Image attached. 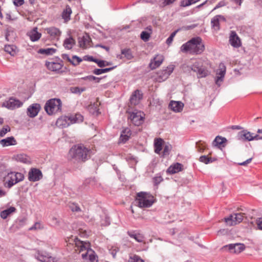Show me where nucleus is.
Returning a JSON list of instances; mask_svg holds the SVG:
<instances>
[{"mask_svg": "<svg viewBox=\"0 0 262 262\" xmlns=\"http://www.w3.org/2000/svg\"><path fill=\"white\" fill-rule=\"evenodd\" d=\"M205 50V46L200 37H193L186 43L183 44L180 50L183 53L189 52L191 54H200Z\"/></svg>", "mask_w": 262, "mask_h": 262, "instance_id": "1", "label": "nucleus"}, {"mask_svg": "<svg viewBox=\"0 0 262 262\" xmlns=\"http://www.w3.org/2000/svg\"><path fill=\"white\" fill-rule=\"evenodd\" d=\"M75 251L78 253H81V257L83 259H89L91 262H97V256L94 251L90 247L89 243L83 242L79 240L77 238L75 239Z\"/></svg>", "mask_w": 262, "mask_h": 262, "instance_id": "2", "label": "nucleus"}, {"mask_svg": "<svg viewBox=\"0 0 262 262\" xmlns=\"http://www.w3.org/2000/svg\"><path fill=\"white\" fill-rule=\"evenodd\" d=\"M92 151L82 144H78L73 146L69 151V155L78 161L84 162L90 158Z\"/></svg>", "mask_w": 262, "mask_h": 262, "instance_id": "3", "label": "nucleus"}, {"mask_svg": "<svg viewBox=\"0 0 262 262\" xmlns=\"http://www.w3.org/2000/svg\"><path fill=\"white\" fill-rule=\"evenodd\" d=\"M155 202L154 196L149 193L140 192L137 194L135 202L140 208H149Z\"/></svg>", "mask_w": 262, "mask_h": 262, "instance_id": "4", "label": "nucleus"}, {"mask_svg": "<svg viewBox=\"0 0 262 262\" xmlns=\"http://www.w3.org/2000/svg\"><path fill=\"white\" fill-rule=\"evenodd\" d=\"M24 176L18 172L8 171L7 175L4 177V186L7 188H11L17 183L23 181Z\"/></svg>", "mask_w": 262, "mask_h": 262, "instance_id": "5", "label": "nucleus"}, {"mask_svg": "<svg viewBox=\"0 0 262 262\" xmlns=\"http://www.w3.org/2000/svg\"><path fill=\"white\" fill-rule=\"evenodd\" d=\"M45 110L49 115L61 112L62 102L60 99L52 98L48 100L45 105Z\"/></svg>", "mask_w": 262, "mask_h": 262, "instance_id": "6", "label": "nucleus"}, {"mask_svg": "<svg viewBox=\"0 0 262 262\" xmlns=\"http://www.w3.org/2000/svg\"><path fill=\"white\" fill-rule=\"evenodd\" d=\"M191 69L193 72L196 73L198 77L199 78L205 77L210 73L207 68L203 65L201 61L195 62L191 66Z\"/></svg>", "mask_w": 262, "mask_h": 262, "instance_id": "7", "label": "nucleus"}, {"mask_svg": "<svg viewBox=\"0 0 262 262\" xmlns=\"http://www.w3.org/2000/svg\"><path fill=\"white\" fill-rule=\"evenodd\" d=\"M34 257L41 262H56L57 258L45 251H37L34 254Z\"/></svg>", "mask_w": 262, "mask_h": 262, "instance_id": "8", "label": "nucleus"}, {"mask_svg": "<svg viewBox=\"0 0 262 262\" xmlns=\"http://www.w3.org/2000/svg\"><path fill=\"white\" fill-rule=\"evenodd\" d=\"M243 213H233L228 217L225 218V221L229 226H234L242 222L244 217Z\"/></svg>", "mask_w": 262, "mask_h": 262, "instance_id": "9", "label": "nucleus"}, {"mask_svg": "<svg viewBox=\"0 0 262 262\" xmlns=\"http://www.w3.org/2000/svg\"><path fill=\"white\" fill-rule=\"evenodd\" d=\"M45 65L49 70L60 73V70L63 66V62L62 60L58 59V61H46Z\"/></svg>", "mask_w": 262, "mask_h": 262, "instance_id": "10", "label": "nucleus"}, {"mask_svg": "<svg viewBox=\"0 0 262 262\" xmlns=\"http://www.w3.org/2000/svg\"><path fill=\"white\" fill-rule=\"evenodd\" d=\"M226 68L224 63H221L219 64V69L216 71L215 78V83L218 86H220L222 82L224 80V78L226 74Z\"/></svg>", "mask_w": 262, "mask_h": 262, "instance_id": "11", "label": "nucleus"}, {"mask_svg": "<svg viewBox=\"0 0 262 262\" xmlns=\"http://www.w3.org/2000/svg\"><path fill=\"white\" fill-rule=\"evenodd\" d=\"M174 68V66L173 65H169L165 69L159 71L158 73L159 81H161L166 80L172 73Z\"/></svg>", "mask_w": 262, "mask_h": 262, "instance_id": "12", "label": "nucleus"}, {"mask_svg": "<svg viewBox=\"0 0 262 262\" xmlns=\"http://www.w3.org/2000/svg\"><path fill=\"white\" fill-rule=\"evenodd\" d=\"M223 248L228 249L231 253H239L245 249V246L243 244L236 243L226 245Z\"/></svg>", "mask_w": 262, "mask_h": 262, "instance_id": "13", "label": "nucleus"}, {"mask_svg": "<svg viewBox=\"0 0 262 262\" xmlns=\"http://www.w3.org/2000/svg\"><path fill=\"white\" fill-rule=\"evenodd\" d=\"M42 178L41 171L37 168H32L28 173V179L31 182H36Z\"/></svg>", "mask_w": 262, "mask_h": 262, "instance_id": "14", "label": "nucleus"}, {"mask_svg": "<svg viewBox=\"0 0 262 262\" xmlns=\"http://www.w3.org/2000/svg\"><path fill=\"white\" fill-rule=\"evenodd\" d=\"M229 41L230 45L234 48H237L242 45L241 39L234 31L230 32Z\"/></svg>", "mask_w": 262, "mask_h": 262, "instance_id": "15", "label": "nucleus"}, {"mask_svg": "<svg viewBox=\"0 0 262 262\" xmlns=\"http://www.w3.org/2000/svg\"><path fill=\"white\" fill-rule=\"evenodd\" d=\"M23 103L19 100L13 98H10L9 100L4 102L3 105L8 109L13 110L19 107Z\"/></svg>", "mask_w": 262, "mask_h": 262, "instance_id": "16", "label": "nucleus"}, {"mask_svg": "<svg viewBox=\"0 0 262 262\" xmlns=\"http://www.w3.org/2000/svg\"><path fill=\"white\" fill-rule=\"evenodd\" d=\"M45 31L52 39H58L61 35V32L59 29L54 27L45 28Z\"/></svg>", "mask_w": 262, "mask_h": 262, "instance_id": "17", "label": "nucleus"}, {"mask_svg": "<svg viewBox=\"0 0 262 262\" xmlns=\"http://www.w3.org/2000/svg\"><path fill=\"white\" fill-rule=\"evenodd\" d=\"M40 108L39 104L33 103L27 108V115L31 118H34L37 115Z\"/></svg>", "mask_w": 262, "mask_h": 262, "instance_id": "18", "label": "nucleus"}, {"mask_svg": "<svg viewBox=\"0 0 262 262\" xmlns=\"http://www.w3.org/2000/svg\"><path fill=\"white\" fill-rule=\"evenodd\" d=\"M164 60V56L162 55H157L153 59L150 60L149 67L154 70L159 67Z\"/></svg>", "mask_w": 262, "mask_h": 262, "instance_id": "19", "label": "nucleus"}, {"mask_svg": "<svg viewBox=\"0 0 262 262\" xmlns=\"http://www.w3.org/2000/svg\"><path fill=\"white\" fill-rule=\"evenodd\" d=\"M132 122L136 126L141 125L143 122V117L140 113H132L129 117Z\"/></svg>", "mask_w": 262, "mask_h": 262, "instance_id": "20", "label": "nucleus"}, {"mask_svg": "<svg viewBox=\"0 0 262 262\" xmlns=\"http://www.w3.org/2000/svg\"><path fill=\"white\" fill-rule=\"evenodd\" d=\"M142 98V94L139 90H135L130 96L129 101L131 105H137Z\"/></svg>", "mask_w": 262, "mask_h": 262, "instance_id": "21", "label": "nucleus"}, {"mask_svg": "<svg viewBox=\"0 0 262 262\" xmlns=\"http://www.w3.org/2000/svg\"><path fill=\"white\" fill-rule=\"evenodd\" d=\"M237 138L238 140L242 141H250L253 140V133L247 130L239 132L237 134Z\"/></svg>", "mask_w": 262, "mask_h": 262, "instance_id": "22", "label": "nucleus"}, {"mask_svg": "<svg viewBox=\"0 0 262 262\" xmlns=\"http://www.w3.org/2000/svg\"><path fill=\"white\" fill-rule=\"evenodd\" d=\"M223 20L226 21V19L224 16L221 15H217L213 17L211 20V27L214 30L217 31L219 30L220 28V21Z\"/></svg>", "mask_w": 262, "mask_h": 262, "instance_id": "23", "label": "nucleus"}, {"mask_svg": "<svg viewBox=\"0 0 262 262\" xmlns=\"http://www.w3.org/2000/svg\"><path fill=\"white\" fill-rule=\"evenodd\" d=\"M130 129L128 127L124 128L121 132L119 140V142L120 143H126L130 138Z\"/></svg>", "mask_w": 262, "mask_h": 262, "instance_id": "24", "label": "nucleus"}, {"mask_svg": "<svg viewBox=\"0 0 262 262\" xmlns=\"http://www.w3.org/2000/svg\"><path fill=\"white\" fill-rule=\"evenodd\" d=\"M183 165L179 163H174L170 165L167 169L166 172L168 174H172L178 173L183 169Z\"/></svg>", "mask_w": 262, "mask_h": 262, "instance_id": "25", "label": "nucleus"}, {"mask_svg": "<svg viewBox=\"0 0 262 262\" xmlns=\"http://www.w3.org/2000/svg\"><path fill=\"white\" fill-rule=\"evenodd\" d=\"M57 124L61 127H66L72 124L70 116H65L58 119Z\"/></svg>", "mask_w": 262, "mask_h": 262, "instance_id": "26", "label": "nucleus"}, {"mask_svg": "<svg viewBox=\"0 0 262 262\" xmlns=\"http://www.w3.org/2000/svg\"><path fill=\"white\" fill-rule=\"evenodd\" d=\"M16 144L17 142L13 136L9 137L0 140V144L3 147L15 145Z\"/></svg>", "mask_w": 262, "mask_h": 262, "instance_id": "27", "label": "nucleus"}, {"mask_svg": "<svg viewBox=\"0 0 262 262\" xmlns=\"http://www.w3.org/2000/svg\"><path fill=\"white\" fill-rule=\"evenodd\" d=\"M183 106V103L175 101H170L169 104L170 109L176 112H180L182 110Z\"/></svg>", "mask_w": 262, "mask_h": 262, "instance_id": "28", "label": "nucleus"}, {"mask_svg": "<svg viewBox=\"0 0 262 262\" xmlns=\"http://www.w3.org/2000/svg\"><path fill=\"white\" fill-rule=\"evenodd\" d=\"M76 41L72 36H69L64 39L63 42V46L67 50H71L75 45Z\"/></svg>", "mask_w": 262, "mask_h": 262, "instance_id": "29", "label": "nucleus"}, {"mask_svg": "<svg viewBox=\"0 0 262 262\" xmlns=\"http://www.w3.org/2000/svg\"><path fill=\"white\" fill-rule=\"evenodd\" d=\"M29 36L30 39L32 41H36L38 40L41 36V34L37 31V28H34L29 33Z\"/></svg>", "mask_w": 262, "mask_h": 262, "instance_id": "30", "label": "nucleus"}, {"mask_svg": "<svg viewBox=\"0 0 262 262\" xmlns=\"http://www.w3.org/2000/svg\"><path fill=\"white\" fill-rule=\"evenodd\" d=\"M15 160L18 161L25 164L31 163V158L27 155L24 154H18L15 156Z\"/></svg>", "mask_w": 262, "mask_h": 262, "instance_id": "31", "label": "nucleus"}, {"mask_svg": "<svg viewBox=\"0 0 262 262\" xmlns=\"http://www.w3.org/2000/svg\"><path fill=\"white\" fill-rule=\"evenodd\" d=\"M16 209L14 207H10L9 208L4 210L1 212L0 216L3 219H6L11 214L15 212Z\"/></svg>", "mask_w": 262, "mask_h": 262, "instance_id": "32", "label": "nucleus"}, {"mask_svg": "<svg viewBox=\"0 0 262 262\" xmlns=\"http://www.w3.org/2000/svg\"><path fill=\"white\" fill-rule=\"evenodd\" d=\"M163 140L161 138H156L154 141L155 152L159 154L162 149Z\"/></svg>", "mask_w": 262, "mask_h": 262, "instance_id": "33", "label": "nucleus"}, {"mask_svg": "<svg viewBox=\"0 0 262 262\" xmlns=\"http://www.w3.org/2000/svg\"><path fill=\"white\" fill-rule=\"evenodd\" d=\"M71 13V8L69 5H67L62 12V18L64 19L66 21L69 20L70 19V16Z\"/></svg>", "mask_w": 262, "mask_h": 262, "instance_id": "34", "label": "nucleus"}, {"mask_svg": "<svg viewBox=\"0 0 262 262\" xmlns=\"http://www.w3.org/2000/svg\"><path fill=\"white\" fill-rule=\"evenodd\" d=\"M127 234L132 238H134L137 242L142 243L143 242L144 237L140 233H136L135 232L128 231Z\"/></svg>", "mask_w": 262, "mask_h": 262, "instance_id": "35", "label": "nucleus"}, {"mask_svg": "<svg viewBox=\"0 0 262 262\" xmlns=\"http://www.w3.org/2000/svg\"><path fill=\"white\" fill-rule=\"evenodd\" d=\"M57 50L53 48H48L46 49H40L38 53L41 54H46L47 55H51L54 54Z\"/></svg>", "mask_w": 262, "mask_h": 262, "instance_id": "36", "label": "nucleus"}, {"mask_svg": "<svg viewBox=\"0 0 262 262\" xmlns=\"http://www.w3.org/2000/svg\"><path fill=\"white\" fill-rule=\"evenodd\" d=\"M147 29L149 30V32L147 31H142L140 35L141 38L145 42L149 40L150 34L152 32L151 27L150 26L147 27Z\"/></svg>", "mask_w": 262, "mask_h": 262, "instance_id": "37", "label": "nucleus"}, {"mask_svg": "<svg viewBox=\"0 0 262 262\" xmlns=\"http://www.w3.org/2000/svg\"><path fill=\"white\" fill-rule=\"evenodd\" d=\"M70 116L72 124L81 122L83 120V116L80 114H76L75 115H71Z\"/></svg>", "mask_w": 262, "mask_h": 262, "instance_id": "38", "label": "nucleus"}, {"mask_svg": "<svg viewBox=\"0 0 262 262\" xmlns=\"http://www.w3.org/2000/svg\"><path fill=\"white\" fill-rule=\"evenodd\" d=\"M116 67V66L105 69H96L93 71V73L95 75H99L110 72L112 70L114 69Z\"/></svg>", "mask_w": 262, "mask_h": 262, "instance_id": "39", "label": "nucleus"}, {"mask_svg": "<svg viewBox=\"0 0 262 262\" xmlns=\"http://www.w3.org/2000/svg\"><path fill=\"white\" fill-rule=\"evenodd\" d=\"M216 160L215 158L209 157L208 156H202L199 158V161L201 162L207 164Z\"/></svg>", "mask_w": 262, "mask_h": 262, "instance_id": "40", "label": "nucleus"}, {"mask_svg": "<svg viewBox=\"0 0 262 262\" xmlns=\"http://www.w3.org/2000/svg\"><path fill=\"white\" fill-rule=\"evenodd\" d=\"M90 39L89 36H83L82 38H79L78 43L81 48H85L89 42Z\"/></svg>", "mask_w": 262, "mask_h": 262, "instance_id": "41", "label": "nucleus"}, {"mask_svg": "<svg viewBox=\"0 0 262 262\" xmlns=\"http://www.w3.org/2000/svg\"><path fill=\"white\" fill-rule=\"evenodd\" d=\"M4 50L7 53L14 56L16 54V47L14 45H6Z\"/></svg>", "mask_w": 262, "mask_h": 262, "instance_id": "42", "label": "nucleus"}, {"mask_svg": "<svg viewBox=\"0 0 262 262\" xmlns=\"http://www.w3.org/2000/svg\"><path fill=\"white\" fill-rule=\"evenodd\" d=\"M227 141L225 138L217 136L213 141V144L215 146L221 145Z\"/></svg>", "mask_w": 262, "mask_h": 262, "instance_id": "43", "label": "nucleus"}, {"mask_svg": "<svg viewBox=\"0 0 262 262\" xmlns=\"http://www.w3.org/2000/svg\"><path fill=\"white\" fill-rule=\"evenodd\" d=\"M82 61V59L80 57H78L76 55H74L71 58L70 62L74 66H78L81 61Z\"/></svg>", "mask_w": 262, "mask_h": 262, "instance_id": "44", "label": "nucleus"}, {"mask_svg": "<svg viewBox=\"0 0 262 262\" xmlns=\"http://www.w3.org/2000/svg\"><path fill=\"white\" fill-rule=\"evenodd\" d=\"M200 0H182L181 2V6L182 7H187L191 5L192 4H194Z\"/></svg>", "mask_w": 262, "mask_h": 262, "instance_id": "45", "label": "nucleus"}, {"mask_svg": "<svg viewBox=\"0 0 262 262\" xmlns=\"http://www.w3.org/2000/svg\"><path fill=\"white\" fill-rule=\"evenodd\" d=\"M196 147L197 148L198 151L202 152L205 149L206 144L204 142H202L200 141L196 143Z\"/></svg>", "mask_w": 262, "mask_h": 262, "instance_id": "46", "label": "nucleus"}, {"mask_svg": "<svg viewBox=\"0 0 262 262\" xmlns=\"http://www.w3.org/2000/svg\"><path fill=\"white\" fill-rule=\"evenodd\" d=\"M163 181V179L161 174H157L154 178L153 182L155 185H159L162 181Z\"/></svg>", "mask_w": 262, "mask_h": 262, "instance_id": "47", "label": "nucleus"}, {"mask_svg": "<svg viewBox=\"0 0 262 262\" xmlns=\"http://www.w3.org/2000/svg\"><path fill=\"white\" fill-rule=\"evenodd\" d=\"M50 225L53 227L59 226L60 225V221L56 217L53 216L50 220Z\"/></svg>", "mask_w": 262, "mask_h": 262, "instance_id": "48", "label": "nucleus"}, {"mask_svg": "<svg viewBox=\"0 0 262 262\" xmlns=\"http://www.w3.org/2000/svg\"><path fill=\"white\" fill-rule=\"evenodd\" d=\"M10 131V127L7 125L0 129V137H4L8 132Z\"/></svg>", "mask_w": 262, "mask_h": 262, "instance_id": "49", "label": "nucleus"}, {"mask_svg": "<svg viewBox=\"0 0 262 262\" xmlns=\"http://www.w3.org/2000/svg\"><path fill=\"white\" fill-rule=\"evenodd\" d=\"M43 228V227L40 222H36L33 226L29 228V230L42 229Z\"/></svg>", "mask_w": 262, "mask_h": 262, "instance_id": "50", "label": "nucleus"}, {"mask_svg": "<svg viewBox=\"0 0 262 262\" xmlns=\"http://www.w3.org/2000/svg\"><path fill=\"white\" fill-rule=\"evenodd\" d=\"M8 171L7 166L0 162V174H4L5 172L7 173Z\"/></svg>", "mask_w": 262, "mask_h": 262, "instance_id": "51", "label": "nucleus"}, {"mask_svg": "<svg viewBox=\"0 0 262 262\" xmlns=\"http://www.w3.org/2000/svg\"><path fill=\"white\" fill-rule=\"evenodd\" d=\"M122 54L124 55L127 59H130L132 57V54L129 49H123L121 51Z\"/></svg>", "mask_w": 262, "mask_h": 262, "instance_id": "52", "label": "nucleus"}, {"mask_svg": "<svg viewBox=\"0 0 262 262\" xmlns=\"http://www.w3.org/2000/svg\"><path fill=\"white\" fill-rule=\"evenodd\" d=\"M130 258L132 260V262H144L143 259H142L139 256L137 255H134L133 256H130Z\"/></svg>", "mask_w": 262, "mask_h": 262, "instance_id": "53", "label": "nucleus"}, {"mask_svg": "<svg viewBox=\"0 0 262 262\" xmlns=\"http://www.w3.org/2000/svg\"><path fill=\"white\" fill-rule=\"evenodd\" d=\"M256 224L257 228L259 230H262V218H261V217L258 218L256 220Z\"/></svg>", "mask_w": 262, "mask_h": 262, "instance_id": "54", "label": "nucleus"}, {"mask_svg": "<svg viewBox=\"0 0 262 262\" xmlns=\"http://www.w3.org/2000/svg\"><path fill=\"white\" fill-rule=\"evenodd\" d=\"M95 63H96L98 67L100 68H103L105 67V61L104 60H98L97 59Z\"/></svg>", "mask_w": 262, "mask_h": 262, "instance_id": "55", "label": "nucleus"}, {"mask_svg": "<svg viewBox=\"0 0 262 262\" xmlns=\"http://www.w3.org/2000/svg\"><path fill=\"white\" fill-rule=\"evenodd\" d=\"M24 3V0H13V4L16 7L21 6Z\"/></svg>", "mask_w": 262, "mask_h": 262, "instance_id": "56", "label": "nucleus"}, {"mask_svg": "<svg viewBox=\"0 0 262 262\" xmlns=\"http://www.w3.org/2000/svg\"><path fill=\"white\" fill-rule=\"evenodd\" d=\"M170 150V147L168 145H165L164 147L163 150V155H168L169 153V151Z\"/></svg>", "mask_w": 262, "mask_h": 262, "instance_id": "57", "label": "nucleus"}, {"mask_svg": "<svg viewBox=\"0 0 262 262\" xmlns=\"http://www.w3.org/2000/svg\"><path fill=\"white\" fill-rule=\"evenodd\" d=\"M83 59L85 60H88V61H93L94 62H97L96 61L97 59L94 58L93 57H92V56H85L84 57Z\"/></svg>", "mask_w": 262, "mask_h": 262, "instance_id": "58", "label": "nucleus"}, {"mask_svg": "<svg viewBox=\"0 0 262 262\" xmlns=\"http://www.w3.org/2000/svg\"><path fill=\"white\" fill-rule=\"evenodd\" d=\"M252 158H251L247 159V160H246L245 161H244L243 162L238 163V164L239 165H242V166H245V165L249 164L252 161Z\"/></svg>", "mask_w": 262, "mask_h": 262, "instance_id": "59", "label": "nucleus"}, {"mask_svg": "<svg viewBox=\"0 0 262 262\" xmlns=\"http://www.w3.org/2000/svg\"><path fill=\"white\" fill-rule=\"evenodd\" d=\"M93 76H93V75H89V76L84 77L82 78V79L84 80H88L90 81H93Z\"/></svg>", "mask_w": 262, "mask_h": 262, "instance_id": "60", "label": "nucleus"}, {"mask_svg": "<svg viewBox=\"0 0 262 262\" xmlns=\"http://www.w3.org/2000/svg\"><path fill=\"white\" fill-rule=\"evenodd\" d=\"M225 5V3L224 1L220 2L215 7L214 9H216L219 8L221 7L224 6Z\"/></svg>", "mask_w": 262, "mask_h": 262, "instance_id": "61", "label": "nucleus"}, {"mask_svg": "<svg viewBox=\"0 0 262 262\" xmlns=\"http://www.w3.org/2000/svg\"><path fill=\"white\" fill-rule=\"evenodd\" d=\"M61 56L63 59L66 60L68 61L69 62L71 61V58L70 57V56L68 54H63Z\"/></svg>", "mask_w": 262, "mask_h": 262, "instance_id": "62", "label": "nucleus"}, {"mask_svg": "<svg viewBox=\"0 0 262 262\" xmlns=\"http://www.w3.org/2000/svg\"><path fill=\"white\" fill-rule=\"evenodd\" d=\"M26 222V219H23L21 220H19L18 222L19 227H20L23 226L24 225H25Z\"/></svg>", "mask_w": 262, "mask_h": 262, "instance_id": "63", "label": "nucleus"}, {"mask_svg": "<svg viewBox=\"0 0 262 262\" xmlns=\"http://www.w3.org/2000/svg\"><path fill=\"white\" fill-rule=\"evenodd\" d=\"M253 140H262V136L259 135H254V134H253Z\"/></svg>", "mask_w": 262, "mask_h": 262, "instance_id": "64", "label": "nucleus"}]
</instances>
